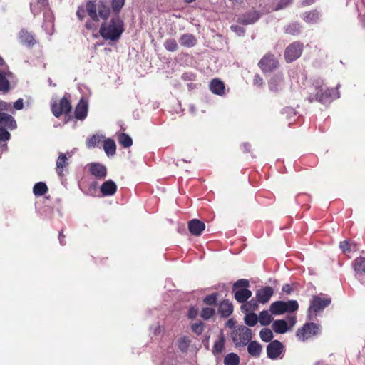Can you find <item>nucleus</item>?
Segmentation results:
<instances>
[{"mask_svg": "<svg viewBox=\"0 0 365 365\" xmlns=\"http://www.w3.org/2000/svg\"><path fill=\"white\" fill-rule=\"evenodd\" d=\"M210 91L217 95L222 96L225 94V87L224 83L217 79H213L210 83Z\"/></svg>", "mask_w": 365, "mask_h": 365, "instance_id": "f3484780", "label": "nucleus"}, {"mask_svg": "<svg viewBox=\"0 0 365 365\" xmlns=\"http://www.w3.org/2000/svg\"><path fill=\"white\" fill-rule=\"evenodd\" d=\"M86 10L93 21H98L99 18L96 12V6L94 3L89 1L86 4Z\"/></svg>", "mask_w": 365, "mask_h": 365, "instance_id": "473e14b6", "label": "nucleus"}, {"mask_svg": "<svg viewBox=\"0 0 365 365\" xmlns=\"http://www.w3.org/2000/svg\"><path fill=\"white\" fill-rule=\"evenodd\" d=\"M214 313H215L214 309L210 308V307H205V308L202 309L200 316L204 319H209L211 317H212Z\"/></svg>", "mask_w": 365, "mask_h": 365, "instance_id": "09e8293b", "label": "nucleus"}, {"mask_svg": "<svg viewBox=\"0 0 365 365\" xmlns=\"http://www.w3.org/2000/svg\"><path fill=\"white\" fill-rule=\"evenodd\" d=\"M321 332L320 326L317 324L309 322L297 331L296 336L299 340L305 341L306 340L318 335Z\"/></svg>", "mask_w": 365, "mask_h": 365, "instance_id": "7ed1b4c3", "label": "nucleus"}, {"mask_svg": "<svg viewBox=\"0 0 365 365\" xmlns=\"http://www.w3.org/2000/svg\"><path fill=\"white\" fill-rule=\"evenodd\" d=\"M14 108L17 110H20L24 108V102L22 98H19L14 103Z\"/></svg>", "mask_w": 365, "mask_h": 365, "instance_id": "bf43d9fd", "label": "nucleus"}, {"mask_svg": "<svg viewBox=\"0 0 365 365\" xmlns=\"http://www.w3.org/2000/svg\"><path fill=\"white\" fill-rule=\"evenodd\" d=\"M299 305L296 300L284 302V309L286 312H293L298 309Z\"/></svg>", "mask_w": 365, "mask_h": 365, "instance_id": "37998d69", "label": "nucleus"}, {"mask_svg": "<svg viewBox=\"0 0 365 365\" xmlns=\"http://www.w3.org/2000/svg\"><path fill=\"white\" fill-rule=\"evenodd\" d=\"M120 144L124 148H129L133 144L132 138L127 134L121 133L118 136Z\"/></svg>", "mask_w": 365, "mask_h": 365, "instance_id": "58836bf2", "label": "nucleus"}, {"mask_svg": "<svg viewBox=\"0 0 365 365\" xmlns=\"http://www.w3.org/2000/svg\"><path fill=\"white\" fill-rule=\"evenodd\" d=\"M86 27L88 29H96V26H95V24H94L93 22H91V21H88V22H86Z\"/></svg>", "mask_w": 365, "mask_h": 365, "instance_id": "69168bd1", "label": "nucleus"}, {"mask_svg": "<svg viewBox=\"0 0 365 365\" xmlns=\"http://www.w3.org/2000/svg\"><path fill=\"white\" fill-rule=\"evenodd\" d=\"M331 303V299L328 297H322L321 296H314L311 301L310 306L308 309V317L312 319L317 314L322 311Z\"/></svg>", "mask_w": 365, "mask_h": 365, "instance_id": "20e7f679", "label": "nucleus"}, {"mask_svg": "<svg viewBox=\"0 0 365 365\" xmlns=\"http://www.w3.org/2000/svg\"><path fill=\"white\" fill-rule=\"evenodd\" d=\"M11 105L9 103L0 101V113H4V111H11Z\"/></svg>", "mask_w": 365, "mask_h": 365, "instance_id": "864d4df0", "label": "nucleus"}, {"mask_svg": "<svg viewBox=\"0 0 365 365\" xmlns=\"http://www.w3.org/2000/svg\"><path fill=\"white\" fill-rule=\"evenodd\" d=\"M10 76L11 73L9 72H0V91L6 92L9 90V77Z\"/></svg>", "mask_w": 365, "mask_h": 365, "instance_id": "bb28decb", "label": "nucleus"}, {"mask_svg": "<svg viewBox=\"0 0 365 365\" xmlns=\"http://www.w3.org/2000/svg\"><path fill=\"white\" fill-rule=\"evenodd\" d=\"M233 311V307L231 303L227 301L222 302L219 307V312L222 317H228L232 314Z\"/></svg>", "mask_w": 365, "mask_h": 365, "instance_id": "2f4dec72", "label": "nucleus"}, {"mask_svg": "<svg viewBox=\"0 0 365 365\" xmlns=\"http://www.w3.org/2000/svg\"><path fill=\"white\" fill-rule=\"evenodd\" d=\"M303 46L299 42L290 44L285 51L284 56L287 62H292L298 58L302 53Z\"/></svg>", "mask_w": 365, "mask_h": 365, "instance_id": "423d86ee", "label": "nucleus"}, {"mask_svg": "<svg viewBox=\"0 0 365 365\" xmlns=\"http://www.w3.org/2000/svg\"><path fill=\"white\" fill-rule=\"evenodd\" d=\"M245 323L250 327L255 326L258 322V317L252 312L247 314L245 317Z\"/></svg>", "mask_w": 365, "mask_h": 365, "instance_id": "4c0bfd02", "label": "nucleus"}, {"mask_svg": "<svg viewBox=\"0 0 365 365\" xmlns=\"http://www.w3.org/2000/svg\"><path fill=\"white\" fill-rule=\"evenodd\" d=\"M165 48L170 51L173 52L175 51L178 49V43L175 39H168L164 43Z\"/></svg>", "mask_w": 365, "mask_h": 365, "instance_id": "a18cd8bd", "label": "nucleus"}, {"mask_svg": "<svg viewBox=\"0 0 365 365\" xmlns=\"http://www.w3.org/2000/svg\"><path fill=\"white\" fill-rule=\"evenodd\" d=\"M123 31V21L118 18H113L108 24L104 23L100 29L101 36L106 40L116 41Z\"/></svg>", "mask_w": 365, "mask_h": 365, "instance_id": "f257e3e1", "label": "nucleus"}, {"mask_svg": "<svg viewBox=\"0 0 365 365\" xmlns=\"http://www.w3.org/2000/svg\"><path fill=\"white\" fill-rule=\"evenodd\" d=\"M317 92L316 99L323 104L329 103L331 101L339 98V93L336 89H329L323 86H317Z\"/></svg>", "mask_w": 365, "mask_h": 365, "instance_id": "39448f33", "label": "nucleus"}, {"mask_svg": "<svg viewBox=\"0 0 365 365\" xmlns=\"http://www.w3.org/2000/svg\"><path fill=\"white\" fill-rule=\"evenodd\" d=\"M287 324H289L290 327H294L297 322L296 317L294 316L289 317L287 318Z\"/></svg>", "mask_w": 365, "mask_h": 365, "instance_id": "e2e57ef3", "label": "nucleus"}, {"mask_svg": "<svg viewBox=\"0 0 365 365\" xmlns=\"http://www.w3.org/2000/svg\"><path fill=\"white\" fill-rule=\"evenodd\" d=\"M270 312L272 314L275 315L282 314L285 312L284 309V301H277L272 303L270 306Z\"/></svg>", "mask_w": 365, "mask_h": 365, "instance_id": "c756f323", "label": "nucleus"}, {"mask_svg": "<svg viewBox=\"0 0 365 365\" xmlns=\"http://www.w3.org/2000/svg\"><path fill=\"white\" fill-rule=\"evenodd\" d=\"M216 300H217L216 296L215 294H211V295L207 296L205 298L204 302L207 304L212 305V304H215Z\"/></svg>", "mask_w": 365, "mask_h": 365, "instance_id": "5fc2aeb1", "label": "nucleus"}, {"mask_svg": "<svg viewBox=\"0 0 365 365\" xmlns=\"http://www.w3.org/2000/svg\"><path fill=\"white\" fill-rule=\"evenodd\" d=\"M152 333L155 336H159L165 331L164 328L160 324H155L150 328Z\"/></svg>", "mask_w": 365, "mask_h": 365, "instance_id": "603ef678", "label": "nucleus"}, {"mask_svg": "<svg viewBox=\"0 0 365 365\" xmlns=\"http://www.w3.org/2000/svg\"><path fill=\"white\" fill-rule=\"evenodd\" d=\"M19 38L21 43L29 46L36 43L34 35L26 29H21L19 34Z\"/></svg>", "mask_w": 365, "mask_h": 365, "instance_id": "dca6fc26", "label": "nucleus"}, {"mask_svg": "<svg viewBox=\"0 0 365 365\" xmlns=\"http://www.w3.org/2000/svg\"><path fill=\"white\" fill-rule=\"evenodd\" d=\"M68 162L66 154L61 153L56 161V170L59 176L63 175V168L67 167Z\"/></svg>", "mask_w": 365, "mask_h": 365, "instance_id": "a878e982", "label": "nucleus"}, {"mask_svg": "<svg viewBox=\"0 0 365 365\" xmlns=\"http://www.w3.org/2000/svg\"><path fill=\"white\" fill-rule=\"evenodd\" d=\"M278 62L273 55H267L259 62V66L264 72L272 71L277 67Z\"/></svg>", "mask_w": 365, "mask_h": 365, "instance_id": "6e6552de", "label": "nucleus"}, {"mask_svg": "<svg viewBox=\"0 0 365 365\" xmlns=\"http://www.w3.org/2000/svg\"><path fill=\"white\" fill-rule=\"evenodd\" d=\"M192 330L195 334L200 335L202 333L204 330V324L202 322H200L197 323H195L192 325Z\"/></svg>", "mask_w": 365, "mask_h": 365, "instance_id": "8fccbe9b", "label": "nucleus"}, {"mask_svg": "<svg viewBox=\"0 0 365 365\" xmlns=\"http://www.w3.org/2000/svg\"><path fill=\"white\" fill-rule=\"evenodd\" d=\"M52 113L53 114L58 117L63 113H68L71 110V106L67 98H63L60 100L58 103L52 105Z\"/></svg>", "mask_w": 365, "mask_h": 365, "instance_id": "0eeeda50", "label": "nucleus"}, {"mask_svg": "<svg viewBox=\"0 0 365 365\" xmlns=\"http://www.w3.org/2000/svg\"><path fill=\"white\" fill-rule=\"evenodd\" d=\"M259 336L262 341L268 342L273 338V333L269 329L264 328L260 331Z\"/></svg>", "mask_w": 365, "mask_h": 365, "instance_id": "79ce46f5", "label": "nucleus"}, {"mask_svg": "<svg viewBox=\"0 0 365 365\" xmlns=\"http://www.w3.org/2000/svg\"><path fill=\"white\" fill-rule=\"evenodd\" d=\"M292 289L289 284H284L282 287V291L287 294H290Z\"/></svg>", "mask_w": 365, "mask_h": 365, "instance_id": "0e129e2a", "label": "nucleus"}, {"mask_svg": "<svg viewBox=\"0 0 365 365\" xmlns=\"http://www.w3.org/2000/svg\"><path fill=\"white\" fill-rule=\"evenodd\" d=\"M257 299L255 300V299H251L250 302H247V303H244L242 306H241V309L242 311L243 312H252L253 311H255L257 307Z\"/></svg>", "mask_w": 365, "mask_h": 365, "instance_id": "e433bc0d", "label": "nucleus"}, {"mask_svg": "<svg viewBox=\"0 0 365 365\" xmlns=\"http://www.w3.org/2000/svg\"><path fill=\"white\" fill-rule=\"evenodd\" d=\"M294 28L292 29V27L291 26H288L287 28H286V32L287 34H296L297 33L299 32V27L297 26V25H294L293 26Z\"/></svg>", "mask_w": 365, "mask_h": 365, "instance_id": "13d9d810", "label": "nucleus"}, {"mask_svg": "<svg viewBox=\"0 0 365 365\" xmlns=\"http://www.w3.org/2000/svg\"><path fill=\"white\" fill-rule=\"evenodd\" d=\"M272 294V288L270 287H265L257 292L256 297L259 302L265 304L269 300Z\"/></svg>", "mask_w": 365, "mask_h": 365, "instance_id": "f8f14e48", "label": "nucleus"}, {"mask_svg": "<svg viewBox=\"0 0 365 365\" xmlns=\"http://www.w3.org/2000/svg\"><path fill=\"white\" fill-rule=\"evenodd\" d=\"M272 327L274 331L277 334H284L288 330L287 322L282 319L274 321Z\"/></svg>", "mask_w": 365, "mask_h": 365, "instance_id": "4be33fe9", "label": "nucleus"}, {"mask_svg": "<svg viewBox=\"0 0 365 365\" xmlns=\"http://www.w3.org/2000/svg\"><path fill=\"white\" fill-rule=\"evenodd\" d=\"M190 232L193 235H200L205 228V225L199 220L193 219L188 223Z\"/></svg>", "mask_w": 365, "mask_h": 365, "instance_id": "ddd939ff", "label": "nucleus"}, {"mask_svg": "<svg viewBox=\"0 0 365 365\" xmlns=\"http://www.w3.org/2000/svg\"><path fill=\"white\" fill-rule=\"evenodd\" d=\"M233 324H233V322H232V320H229V321L227 322V326H229L230 327H232V326H233Z\"/></svg>", "mask_w": 365, "mask_h": 365, "instance_id": "774afa93", "label": "nucleus"}, {"mask_svg": "<svg viewBox=\"0 0 365 365\" xmlns=\"http://www.w3.org/2000/svg\"><path fill=\"white\" fill-rule=\"evenodd\" d=\"M354 269L358 275L365 273V257H359L354 260Z\"/></svg>", "mask_w": 365, "mask_h": 365, "instance_id": "7c9ffc66", "label": "nucleus"}, {"mask_svg": "<svg viewBox=\"0 0 365 365\" xmlns=\"http://www.w3.org/2000/svg\"><path fill=\"white\" fill-rule=\"evenodd\" d=\"M125 0H111L113 11L118 13L124 6Z\"/></svg>", "mask_w": 365, "mask_h": 365, "instance_id": "de8ad7c7", "label": "nucleus"}, {"mask_svg": "<svg viewBox=\"0 0 365 365\" xmlns=\"http://www.w3.org/2000/svg\"><path fill=\"white\" fill-rule=\"evenodd\" d=\"M38 6L39 7H46L47 6L46 0H38L37 3H31V9L34 14H36L38 13Z\"/></svg>", "mask_w": 365, "mask_h": 365, "instance_id": "49530a36", "label": "nucleus"}, {"mask_svg": "<svg viewBox=\"0 0 365 365\" xmlns=\"http://www.w3.org/2000/svg\"><path fill=\"white\" fill-rule=\"evenodd\" d=\"M103 138V135L98 134L93 135V136L88 139L86 145L88 148H94L101 143Z\"/></svg>", "mask_w": 365, "mask_h": 365, "instance_id": "ea45409f", "label": "nucleus"}, {"mask_svg": "<svg viewBox=\"0 0 365 365\" xmlns=\"http://www.w3.org/2000/svg\"><path fill=\"white\" fill-rule=\"evenodd\" d=\"M0 126L11 130L17 127L14 118L6 113H0Z\"/></svg>", "mask_w": 365, "mask_h": 365, "instance_id": "9b49d317", "label": "nucleus"}, {"mask_svg": "<svg viewBox=\"0 0 365 365\" xmlns=\"http://www.w3.org/2000/svg\"><path fill=\"white\" fill-rule=\"evenodd\" d=\"M319 13L316 11H309L304 14L303 19L306 22L314 23L319 19Z\"/></svg>", "mask_w": 365, "mask_h": 365, "instance_id": "a19ab883", "label": "nucleus"}, {"mask_svg": "<svg viewBox=\"0 0 365 365\" xmlns=\"http://www.w3.org/2000/svg\"><path fill=\"white\" fill-rule=\"evenodd\" d=\"M225 339L224 335L221 333L220 334L219 339L215 342L212 353L215 356H218L222 353L225 349Z\"/></svg>", "mask_w": 365, "mask_h": 365, "instance_id": "5701e85b", "label": "nucleus"}, {"mask_svg": "<svg viewBox=\"0 0 365 365\" xmlns=\"http://www.w3.org/2000/svg\"><path fill=\"white\" fill-rule=\"evenodd\" d=\"M253 83L256 86L260 87L263 84V80L259 75H255L253 79Z\"/></svg>", "mask_w": 365, "mask_h": 365, "instance_id": "052dcab7", "label": "nucleus"}, {"mask_svg": "<svg viewBox=\"0 0 365 365\" xmlns=\"http://www.w3.org/2000/svg\"><path fill=\"white\" fill-rule=\"evenodd\" d=\"M180 43L181 46L190 48L196 44V39L193 35L190 34H185L180 38Z\"/></svg>", "mask_w": 365, "mask_h": 365, "instance_id": "393cba45", "label": "nucleus"}, {"mask_svg": "<svg viewBox=\"0 0 365 365\" xmlns=\"http://www.w3.org/2000/svg\"><path fill=\"white\" fill-rule=\"evenodd\" d=\"M249 284H250V283L247 279H239L234 283L233 291L235 292L236 290H238V289H246L249 286Z\"/></svg>", "mask_w": 365, "mask_h": 365, "instance_id": "c03bdc74", "label": "nucleus"}, {"mask_svg": "<svg viewBox=\"0 0 365 365\" xmlns=\"http://www.w3.org/2000/svg\"><path fill=\"white\" fill-rule=\"evenodd\" d=\"M272 320V315L269 313L268 311L264 310L259 313L258 317V321L260 324L262 326L269 325Z\"/></svg>", "mask_w": 365, "mask_h": 365, "instance_id": "72a5a7b5", "label": "nucleus"}, {"mask_svg": "<svg viewBox=\"0 0 365 365\" xmlns=\"http://www.w3.org/2000/svg\"><path fill=\"white\" fill-rule=\"evenodd\" d=\"M240 357L235 353H230L224 359L225 365H239Z\"/></svg>", "mask_w": 365, "mask_h": 365, "instance_id": "f704fd0d", "label": "nucleus"}, {"mask_svg": "<svg viewBox=\"0 0 365 365\" xmlns=\"http://www.w3.org/2000/svg\"><path fill=\"white\" fill-rule=\"evenodd\" d=\"M98 18L101 17L103 19L108 18L110 14V8L106 4V1H99L98 5Z\"/></svg>", "mask_w": 365, "mask_h": 365, "instance_id": "cd10ccee", "label": "nucleus"}, {"mask_svg": "<svg viewBox=\"0 0 365 365\" xmlns=\"http://www.w3.org/2000/svg\"><path fill=\"white\" fill-rule=\"evenodd\" d=\"M117 190L116 184L111 180L104 182L101 187V192L104 196L113 195Z\"/></svg>", "mask_w": 365, "mask_h": 365, "instance_id": "4468645a", "label": "nucleus"}, {"mask_svg": "<svg viewBox=\"0 0 365 365\" xmlns=\"http://www.w3.org/2000/svg\"><path fill=\"white\" fill-rule=\"evenodd\" d=\"M259 19V14L256 11H252L243 15L239 19V21L242 24H251L256 22Z\"/></svg>", "mask_w": 365, "mask_h": 365, "instance_id": "b1692460", "label": "nucleus"}, {"mask_svg": "<svg viewBox=\"0 0 365 365\" xmlns=\"http://www.w3.org/2000/svg\"><path fill=\"white\" fill-rule=\"evenodd\" d=\"M269 90L273 92L280 91L283 88V78L281 75H276L269 82Z\"/></svg>", "mask_w": 365, "mask_h": 365, "instance_id": "6ab92c4d", "label": "nucleus"}, {"mask_svg": "<svg viewBox=\"0 0 365 365\" xmlns=\"http://www.w3.org/2000/svg\"><path fill=\"white\" fill-rule=\"evenodd\" d=\"M247 345V351L251 356L254 358L259 357L262 351V346L259 342L252 341H250Z\"/></svg>", "mask_w": 365, "mask_h": 365, "instance_id": "a211bd4d", "label": "nucleus"}, {"mask_svg": "<svg viewBox=\"0 0 365 365\" xmlns=\"http://www.w3.org/2000/svg\"><path fill=\"white\" fill-rule=\"evenodd\" d=\"M289 1H290V0H288V1H287V2H286V3H283L282 1V2H280V3H279V4L277 5V6L276 9H280L284 8L285 6H287V4H288V2H289Z\"/></svg>", "mask_w": 365, "mask_h": 365, "instance_id": "338daca9", "label": "nucleus"}, {"mask_svg": "<svg viewBox=\"0 0 365 365\" xmlns=\"http://www.w3.org/2000/svg\"><path fill=\"white\" fill-rule=\"evenodd\" d=\"M252 337V331L244 325L235 327L231 333V338L237 347L246 346Z\"/></svg>", "mask_w": 365, "mask_h": 365, "instance_id": "f03ea898", "label": "nucleus"}, {"mask_svg": "<svg viewBox=\"0 0 365 365\" xmlns=\"http://www.w3.org/2000/svg\"><path fill=\"white\" fill-rule=\"evenodd\" d=\"M283 345L278 340L270 342L267 346V356L272 359H277L283 351Z\"/></svg>", "mask_w": 365, "mask_h": 365, "instance_id": "1a4fd4ad", "label": "nucleus"}, {"mask_svg": "<svg viewBox=\"0 0 365 365\" xmlns=\"http://www.w3.org/2000/svg\"><path fill=\"white\" fill-rule=\"evenodd\" d=\"M48 190V187L44 182H40L34 186L33 192L36 196H42Z\"/></svg>", "mask_w": 365, "mask_h": 365, "instance_id": "c9c22d12", "label": "nucleus"}, {"mask_svg": "<svg viewBox=\"0 0 365 365\" xmlns=\"http://www.w3.org/2000/svg\"><path fill=\"white\" fill-rule=\"evenodd\" d=\"M235 292V299L240 303H245L251 296L252 292L247 289H241Z\"/></svg>", "mask_w": 365, "mask_h": 365, "instance_id": "412c9836", "label": "nucleus"}, {"mask_svg": "<svg viewBox=\"0 0 365 365\" xmlns=\"http://www.w3.org/2000/svg\"><path fill=\"white\" fill-rule=\"evenodd\" d=\"M10 133L4 128L0 126V141H7L10 139ZM8 146L6 143L0 144V158L3 153L6 152Z\"/></svg>", "mask_w": 365, "mask_h": 365, "instance_id": "aec40b11", "label": "nucleus"}, {"mask_svg": "<svg viewBox=\"0 0 365 365\" xmlns=\"http://www.w3.org/2000/svg\"><path fill=\"white\" fill-rule=\"evenodd\" d=\"M89 170L93 176L100 179L106 178L107 174L106 166L98 163H91L89 165Z\"/></svg>", "mask_w": 365, "mask_h": 365, "instance_id": "9d476101", "label": "nucleus"}, {"mask_svg": "<svg viewBox=\"0 0 365 365\" xmlns=\"http://www.w3.org/2000/svg\"><path fill=\"white\" fill-rule=\"evenodd\" d=\"M197 314V310L194 307H191L188 312V317L190 319H194Z\"/></svg>", "mask_w": 365, "mask_h": 365, "instance_id": "680f3d73", "label": "nucleus"}, {"mask_svg": "<svg viewBox=\"0 0 365 365\" xmlns=\"http://www.w3.org/2000/svg\"><path fill=\"white\" fill-rule=\"evenodd\" d=\"M88 113V103L81 99L75 110V117L78 120H83L87 116Z\"/></svg>", "mask_w": 365, "mask_h": 365, "instance_id": "2eb2a0df", "label": "nucleus"}, {"mask_svg": "<svg viewBox=\"0 0 365 365\" xmlns=\"http://www.w3.org/2000/svg\"><path fill=\"white\" fill-rule=\"evenodd\" d=\"M231 30L236 33L238 36H242L245 32L243 28L237 25H232L231 26Z\"/></svg>", "mask_w": 365, "mask_h": 365, "instance_id": "6e6d98bb", "label": "nucleus"}, {"mask_svg": "<svg viewBox=\"0 0 365 365\" xmlns=\"http://www.w3.org/2000/svg\"><path fill=\"white\" fill-rule=\"evenodd\" d=\"M103 149L108 156L113 155L116 150L115 142L110 138L105 140L103 143Z\"/></svg>", "mask_w": 365, "mask_h": 365, "instance_id": "c85d7f7f", "label": "nucleus"}, {"mask_svg": "<svg viewBox=\"0 0 365 365\" xmlns=\"http://www.w3.org/2000/svg\"><path fill=\"white\" fill-rule=\"evenodd\" d=\"M86 10L83 6L78 7L76 15L80 20H82L86 14Z\"/></svg>", "mask_w": 365, "mask_h": 365, "instance_id": "4d7b16f0", "label": "nucleus"}, {"mask_svg": "<svg viewBox=\"0 0 365 365\" xmlns=\"http://www.w3.org/2000/svg\"><path fill=\"white\" fill-rule=\"evenodd\" d=\"M354 245L352 243H350L349 241H343L339 244V247L342 250L343 252H350L351 251V247Z\"/></svg>", "mask_w": 365, "mask_h": 365, "instance_id": "3c124183", "label": "nucleus"}]
</instances>
